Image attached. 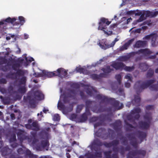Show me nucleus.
I'll use <instances>...</instances> for the list:
<instances>
[{
	"mask_svg": "<svg viewBox=\"0 0 158 158\" xmlns=\"http://www.w3.org/2000/svg\"><path fill=\"white\" fill-rule=\"evenodd\" d=\"M110 23V22L107 21L106 19L104 18H101L99 23L98 29L103 31L106 34L110 35L112 34V31H109L108 32H106L104 31V30L105 29L106 27V25H108Z\"/></svg>",
	"mask_w": 158,
	"mask_h": 158,
	"instance_id": "1",
	"label": "nucleus"
},
{
	"mask_svg": "<svg viewBox=\"0 0 158 158\" xmlns=\"http://www.w3.org/2000/svg\"><path fill=\"white\" fill-rule=\"evenodd\" d=\"M118 40L117 38H116L111 43L108 44L106 42L105 40H103L101 42H100L98 43V44H99V45L102 49H105L113 46L115 42Z\"/></svg>",
	"mask_w": 158,
	"mask_h": 158,
	"instance_id": "2",
	"label": "nucleus"
},
{
	"mask_svg": "<svg viewBox=\"0 0 158 158\" xmlns=\"http://www.w3.org/2000/svg\"><path fill=\"white\" fill-rule=\"evenodd\" d=\"M56 75V71L53 72H48L44 70L38 73L37 76H47L48 77H51Z\"/></svg>",
	"mask_w": 158,
	"mask_h": 158,
	"instance_id": "3",
	"label": "nucleus"
},
{
	"mask_svg": "<svg viewBox=\"0 0 158 158\" xmlns=\"http://www.w3.org/2000/svg\"><path fill=\"white\" fill-rule=\"evenodd\" d=\"M23 56H24L25 58L24 59H21V61L24 66H27L29 63L34 60L33 58L32 57H26V54L24 55Z\"/></svg>",
	"mask_w": 158,
	"mask_h": 158,
	"instance_id": "4",
	"label": "nucleus"
},
{
	"mask_svg": "<svg viewBox=\"0 0 158 158\" xmlns=\"http://www.w3.org/2000/svg\"><path fill=\"white\" fill-rule=\"evenodd\" d=\"M56 72V75L60 77H64L66 75L67 73L66 71L62 68L58 69Z\"/></svg>",
	"mask_w": 158,
	"mask_h": 158,
	"instance_id": "5",
	"label": "nucleus"
},
{
	"mask_svg": "<svg viewBox=\"0 0 158 158\" xmlns=\"http://www.w3.org/2000/svg\"><path fill=\"white\" fill-rule=\"evenodd\" d=\"M157 36L156 34H151L150 35H148L145 37V38L146 39H150L152 40V44L153 46L155 45L154 44H153V43H154L155 41L156 40Z\"/></svg>",
	"mask_w": 158,
	"mask_h": 158,
	"instance_id": "6",
	"label": "nucleus"
},
{
	"mask_svg": "<svg viewBox=\"0 0 158 158\" xmlns=\"http://www.w3.org/2000/svg\"><path fill=\"white\" fill-rule=\"evenodd\" d=\"M16 20V19L15 18H13L12 19L10 18H8L6 19L5 21H3L0 22V25L2 24H3L5 22H10L11 23H13Z\"/></svg>",
	"mask_w": 158,
	"mask_h": 158,
	"instance_id": "7",
	"label": "nucleus"
},
{
	"mask_svg": "<svg viewBox=\"0 0 158 158\" xmlns=\"http://www.w3.org/2000/svg\"><path fill=\"white\" fill-rule=\"evenodd\" d=\"M133 41V39H132L129 40L127 43H126L125 45L120 48V50H123L127 49V47Z\"/></svg>",
	"mask_w": 158,
	"mask_h": 158,
	"instance_id": "8",
	"label": "nucleus"
},
{
	"mask_svg": "<svg viewBox=\"0 0 158 158\" xmlns=\"http://www.w3.org/2000/svg\"><path fill=\"white\" fill-rule=\"evenodd\" d=\"M35 95L37 97V99L40 100L44 98L43 94L40 91H38L35 93Z\"/></svg>",
	"mask_w": 158,
	"mask_h": 158,
	"instance_id": "9",
	"label": "nucleus"
},
{
	"mask_svg": "<svg viewBox=\"0 0 158 158\" xmlns=\"http://www.w3.org/2000/svg\"><path fill=\"white\" fill-rule=\"evenodd\" d=\"M63 100L64 102H65V100L64 99L63 96H61L60 97V98L58 104V108L60 110H61L62 109V105L61 103V101Z\"/></svg>",
	"mask_w": 158,
	"mask_h": 158,
	"instance_id": "10",
	"label": "nucleus"
},
{
	"mask_svg": "<svg viewBox=\"0 0 158 158\" xmlns=\"http://www.w3.org/2000/svg\"><path fill=\"white\" fill-rule=\"evenodd\" d=\"M113 67H114L116 69H120V68H122L123 66L124 67L123 64L121 63H116L113 64Z\"/></svg>",
	"mask_w": 158,
	"mask_h": 158,
	"instance_id": "11",
	"label": "nucleus"
},
{
	"mask_svg": "<svg viewBox=\"0 0 158 158\" xmlns=\"http://www.w3.org/2000/svg\"><path fill=\"white\" fill-rule=\"evenodd\" d=\"M145 44L143 41H138L136 43L135 46L137 48L143 46Z\"/></svg>",
	"mask_w": 158,
	"mask_h": 158,
	"instance_id": "12",
	"label": "nucleus"
},
{
	"mask_svg": "<svg viewBox=\"0 0 158 158\" xmlns=\"http://www.w3.org/2000/svg\"><path fill=\"white\" fill-rule=\"evenodd\" d=\"M19 21L20 24L21 25H23L25 22V18L21 16L19 17Z\"/></svg>",
	"mask_w": 158,
	"mask_h": 158,
	"instance_id": "13",
	"label": "nucleus"
},
{
	"mask_svg": "<svg viewBox=\"0 0 158 158\" xmlns=\"http://www.w3.org/2000/svg\"><path fill=\"white\" fill-rule=\"evenodd\" d=\"M125 78L128 81H131V76L130 74H127L125 77Z\"/></svg>",
	"mask_w": 158,
	"mask_h": 158,
	"instance_id": "14",
	"label": "nucleus"
},
{
	"mask_svg": "<svg viewBox=\"0 0 158 158\" xmlns=\"http://www.w3.org/2000/svg\"><path fill=\"white\" fill-rule=\"evenodd\" d=\"M146 13H147V16H156V15L155 14H153V13L152 12H151L149 11H146L145 12V14H146Z\"/></svg>",
	"mask_w": 158,
	"mask_h": 158,
	"instance_id": "15",
	"label": "nucleus"
},
{
	"mask_svg": "<svg viewBox=\"0 0 158 158\" xmlns=\"http://www.w3.org/2000/svg\"><path fill=\"white\" fill-rule=\"evenodd\" d=\"M140 51L141 53H143L144 54H150L151 53V52L148 49L142 50H141Z\"/></svg>",
	"mask_w": 158,
	"mask_h": 158,
	"instance_id": "16",
	"label": "nucleus"
},
{
	"mask_svg": "<svg viewBox=\"0 0 158 158\" xmlns=\"http://www.w3.org/2000/svg\"><path fill=\"white\" fill-rule=\"evenodd\" d=\"M76 70L77 72H80V73H83L84 69L80 67H77L76 69Z\"/></svg>",
	"mask_w": 158,
	"mask_h": 158,
	"instance_id": "17",
	"label": "nucleus"
},
{
	"mask_svg": "<svg viewBox=\"0 0 158 158\" xmlns=\"http://www.w3.org/2000/svg\"><path fill=\"white\" fill-rule=\"evenodd\" d=\"M53 120L55 121L58 120L60 119V117L58 114H56L54 115L53 118Z\"/></svg>",
	"mask_w": 158,
	"mask_h": 158,
	"instance_id": "18",
	"label": "nucleus"
},
{
	"mask_svg": "<svg viewBox=\"0 0 158 158\" xmlns=\"http://www.w3.org/2000/svg\"><path fill=\"white\" fill-rule=\"evenodd\" d=\"M124 68L126 70L129 71H131L133 69V67H129L127 66L125 67Z\"/></svg>",
	"mask_w": 158,
	"mask_h": 158,
	"instance_id": "19",
	"label": "nucleus"
},
{
	"mask_svg": "<svg viewBox=\"0 0 158 158\" xmlns=\"http://www.w3.org/2000/svg\"><path fill=\"white\" fill-rule=\"evenodd\" d=\"M14 35H11L10 36H7L6 37V39L7 40H9L10 39V37L12 38H13L14 37Z\"/></svg>",
	"mask_w": 158,
	"mask_h": 158,
	"instance_id": "20",
	"label": "nucleus"
},
{
	"mask_svg": "<svg viewBox=\"0 0 158 158\" xmlns=\"http://www.w3.org/2000/svg\"><path fill=\"white\" fill-rule=\"evenodd\" d=\"M24 39H27L29 37V35L27 34H24Z\"/></svg>",
	"mask_w": 158,
	"mask_h": 158,
	"instance_id": "21",
	"label": "nucleus"
},
{
	"mask_svg": "<svg viewBox=\"0 0 158 158\" xmlns=\"http://www.w3.org/2000/svg\"><path fill=\"white\" fill-rule=\"evenodd\" d=\"M125 86L126 87H127V88L129 87L130 86V83L129 82H128L127 83H126L125 84Z\"/></svg>",
	"mask_w": 158,
	"mask_h": 158,
	"instance_id": "22",
	"label": "nucleus"
},
{
	"mask_svg": "<svg viewBox=\"0 0 158 158\" xmlns=\"http://www.w3.org/2000/svg\"><path fill=\"white\" fill-rule=\"evenodd\" d=\"M116 77L117 79L118 80H119L121 78V76L120 75H118L116 76Z\"/></svg>",
	"mask_w": 158,
	"mask_h": 158,
	"instance_id": "23",
	"label": "nucleus"
},
{
	"mask_svg": "<svg viewBox=\"0 0 158 158\" xmlns=\"http://www.w3.org/2000/svg\"><path fill=\"white\" fill-rule=\"evenodd\" d=\"M48 111V110L47 109L44 108L43 110V111L45 113H46Z\"/></svg>",
	"mask_w": 158,
	"mask_h": 158,
	"instance_id": "24",
	"label": "nucleus"
},
{
	"mask_svg": "<svg viewBox=\"0 0 158 158\" xmlns=\"http://www.w3.org/2000/svg\"><path fill=\"white\" fill-rule=\"evenodd\" d=\"M144 19V18H143V16L142 15L141 16L139 20L138 21V22H141Z\"/></svg>",
	"mask_w": 158,
	"mask_h": 158,
	"instance_id": "25",
	"label": "nucleus"
},
{
	"mask_svg": "<svg viewBox=\"0 0 158 158\" xmlns=\"http://www.w3.org/2000/svg\"><path fill=\"white\" fill-rule=\"evenodd\" d=\"M14 25L15 26V25H17V27H16V28H19L20 27V25H19V23H15L14 24Z\"/></svg>",
	"mask_w": 158,
	"mask_h": 158,
	"instance_id": "26",
	"label": "nucleus"
},
{
	"mask_svg": "<svg viewBox=\"0 0 158 158\" xmlns=\"http://www.w3.org/2000/svg\"><path fill=\"white\" fill-rule=\"evenodd\" d=\"M33 125L34 127H37V123L35 122L33 123Z\"/></svg>",
	"mask_w": 158,
	"mask_h": 158,
	"instance_id": "27",
	"label": "nucleus"
},
{
	"mask_svg": "<svg viewBox=\"0 0 158 158\" xmlns=\"http://www.w3.org/2000/svg\"><path fill=\"white\" fill-rule=\"evenodd\" d=\"M131 20H132V19L131 18L127 20V21L128 23L129 22H130V21H131Z\"/></svg>",
	"mask_w": 158,
	"mask_h": 158,
	"instance_id": "28",
	"label": "nucleus"
},
{
	"mask_svg": "<svg viewBox=\"0 0 158 158\" xmlns=\"http://www.w3.org/2000/svg\"><path fill=\"white\" fill-rule=\"evenodd\" d=\"M123 0V3L121 5H124V3L125 2V1H124V0Z\"/></svg>",
	"mask_w": 158,
	"mask_h": 158,
	"instance_id": "29",
	"label": "nucleus"
},
{
	"mask_svg": "<svg viewBox=\"0 0 158 158\" xmlns=\"http://www.w3.org/2000/svg\"><path fill=\"white\" fill-rule=\"evenodd\" d=\"M116 15L114 16V18H116Z\"/></svg>",
	"mask_w": 158,
	"mask_h": 158,
	"instance_id": "30",
	"label": "nucleus"
},
{
	"mask_svg": "<svg viewBox=\"0 0 158 158\" xmlns=\"http://www.w3.org/2000/svg\"><path fill=\"white\" fill-rule=\"evenodd\" d=\"M156 71L157 72H158V69H157L156 70Z\"/></svg>",
	"mask_w": 158,
	"mask_h": 158,
	"instance_id": "31",
	"label": "nucleus"
},
{
	"mask_svg": "<svg viewBox=\"0 0 158 158\" xmlns=\"http://www.w3.org/2000/svg\"><path fill=\"white\" fill-rule=\"evenodd\" d=\"M34 81L36 83V81H35V80H34Z\"/></svg>",
	"mask_w": 158,
	"mask_h": 158,
	"instance_id": "32",
	"label": "nucleus"
},
{
	"mask_svg": "<svg viewBox=\"0 0 158 158\" xmlns=\"http://www.w3.org/2000/svg\"><path fill=\"white\" fill-rule=\"evenodd\" d=\"M27 126H28L27 125V126H26V127H27V128H28V127H27Z\"/></svg>",
	"mask_w": 158,
	"mask_h": 158,
	"instance_id": "33",
	"label": "nucleus"
},
{
	"mask_svg": "<svg viewBox=\"0 0 158 158\" xmlns=\"http://www.w3.org/2000/svg\"><path fill=\"white\" fill-rule=\"evenodd\" d=\"M13 114H11V116H13Z\"/></svg>",
	"mask_w": 158,
	"mask_h": 158,
	"instance_id": "34",
	"label": "nucleus"
},
{
	"mask_svg": "<svg viewBox=\"0 0 158 158\" xmlns=\"http://www.w3.org/2000/svg\"><path fill=\"white\" fill-rule=\"evenodd\" d=\"M41 114H42V112H40V115H41Z\"/></svg>",
	"mask_w": 158,
	"mask_h": 158,
	"instance_id": "35",
	"label": "nucleus"
},
{
	"mask_svg": "<svg viewBox=\"0 0 158 158\" xmlns=\"http://www.w3.org/2000/svg\"><path fill=\"white\" fill-rule=\"evenodd\" d=\"M39 115V114H37L38 115Z\"/></svg>",
	"mask_w": 158,
	"mask_h": 158,
	"instance_id": "36",
	"label": "nucleus"
},
{
	"mask_svg": "<svg viewBox=\"0 0 158 158\" xmlns=\"http://www.w3.org/2000/svg\"><path fill=\"white\" fill-rule=\"evenodd\" d=\"M131 30V29H130L129 31H130Z\"/></svg>",
	"mask_w": 158,
	"mask_h": 158,
	"instance_id": "37",
	"label": "nucleus"
},
{
	"mask_svg": "<svg viewBox=\"0 0 158 158\" xmlns=\"http://www.w3.org/2000/svg\"><path fill=\"white\" fill-rule=\"evenodd\" d=\"M157 55H158V53L157 54Z\"/></svg>",
	"mask_w": 158,
	"mask_h": 158,
	"instance_id": "38",
	"label": "nucleus"
}]
</instances>
